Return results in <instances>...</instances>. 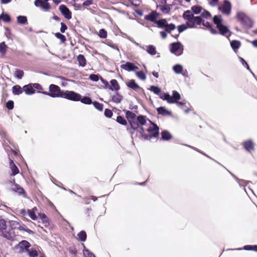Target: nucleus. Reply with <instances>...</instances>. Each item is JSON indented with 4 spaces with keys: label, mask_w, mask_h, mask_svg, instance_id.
Returning <instances> with one entry per match:
<instances>
[{
    "label": "nucleus",
    "mask_w": 257,
    "mask_h": 257,
    "mask_svg": "<svg viewBox=\"0 0 257 257\" xmlns=\"http://www.w3.org/2000/svg\"><path fill=\"white\" fill-rule=\"evenodd\" d=\"M6 107L9 110H12L14 107V102L13 100H9L6 103Z\"/></svg>",
    "instance_id": "54"
},
{
    "label": "nucleus",
    "mask_w": 257,
    "mask_h": 257,
    "mask_svg": "<svg viewBox=\"0 0 257 257\" xmlns=\"http://www.w3.org/2000/svg\"><path fill=\"white\" fill-rule=\"evenodd\" d=\"M17 22L19 24L23 25L27 24V18L26 16H19L17 17Z\"/></svg>",
    "instance_id": "35"
},
{
    "label": "nucleus",
    "mask_w": 257,
    "mask_h": 257,
    "mask_svg": "<svg viewBox=\"0 0 257 257\" xmlns=\"http://www.w3.org/2000/svg\"><path fill=\"white\" fill-rule=\"evenodd\" d=\"M240 61L243 65H244L248 70H249V67L247 62L242 58L240 57Z\"/></svg>",
    "instance_id": "60"
},
{
    "label": "nucleus",
    "mask_w": 257,
    "mask_h": 257,
    "mask_svg": "<svg viewBox=\"0 0 257 257\" xmlns=\"http://www.w3.org/2000/svg\"><path fill=\"white\" fill-rule=\"evenodd\" d=\"M122 99V96L118 93L116 92L114 95L112 96L111 100L116 103H119Z\"/></svg>",
    "instance_id": "30"
},
{
    "label": "nucleus",
    "mask_w": 257,
    "mask_h": 257,
    "mask_svg": "<svg viewBox=\"0 0 257 257\" xmlns=\"http://www.w3.org/2000/svg\"><path fill=\"white\" fill-rule=\"evenodd\" d=\"M137 76L142 80L146 79V75L143 71H140L137 72Z\"/></svg>",
    "instance_id": "57"
},
{
    "label": "nucleus",
    "mask_w": 257,
    "mask_h": 257,
    "mask_svg": "<svg viewBox=\"0 0 257 257\" xmlns=\"http://www.w3.org/2000/svg\"><path fill=\"white\" fill-rule=\"evenodd\" d=\"M230 45L231 48L234 50L238 49L241 45V43L239 41L237 40H232L230 42Z\"/></svg>",
    "instance_id": "32"
},
{
    "label": "nucleus",
    "mask_w": 257,
    "mask_h": 257,
    "mask_svg": "<svg viewBox=\"0 0 257 257\" xmlns=\"http://www.w3.org/2000/svg\"><path fill=\"white\" fill-rule=\"evenodd\" d=\"M213 21L216 25V27L222 24L221 16H215L213 18Z\"/></svg>",
    "instance_id": "37"
},
{
    "label": "nucleus",
    "mask_w": 257,
    "mask_h": 257,
    "mask_svg": "<svg viewBox=\"0 0 257 257\" xmlns=\"http://www.w3.org/2000/svg\"><path fill=\"white\" fill-rule=\"evenodd\" d=\"M14 184L12 186V189L13 191L17 192L20 195H23L24 197L26 196V192L24 190V188L20 186L19 184L15 182V179L13 180Z\"/></svg>",
    "instance_id": "15"
},
{
    "label": "nucleus",
    "mask_w": 257,
    "mask_h": 257,
    "mask_svg": "<svg viewBox=\"0 0 257 257\" xmlns=\"http://www.w3.org/2000/svg\"><path fill=\"white\" fill-rule=\"evenodd\" d=\"M110 85H109L108 89L112 91L115 90L116 91H117L120 89V86L116 80L112 79L110 80Z\"/></svg>",
    "instance_id": "22"
},
{
    "label": "nucleus",
    "mask_w": 257,
    "mask_h": 257,
    "mask_svg": "<svg viewBox=\"0 0 257 257\" xmlns=\"http://www.w3.org/2000/svg\"><path fill=\"white\" fill-rule=\"evenodd\" d=\"M112 114L113 112L111 110L108 108H106L104 110V115L106 117L108 118H110L112 116Z\"/></svg>",
    "instance_id": "55"
},
{
    "label": "nucleus",
    "mask_w": 257,
    "mask_h": 257,
    "mask_svg": "<svg viewBox=\"0 0 257 257\" xmlns=\"http://www.w3.org/2000/svg\"><path fill=\"white\" fill-rule=\"evenodd\" d=\"M243 249L246 250H253L257 251V245H244Z\"/></svg>",
    "instance_id": "45"
},
{
    "label": "nucleus",
    "mask_w": 257,
    "mask_h": 257,
    "mask_svg": "<svg viewBox=\"0 0 257 257\" xmlns=\"http://www.w3.org/2000/svg\"><path fill=\"white\" fill-rule=\"evenodd\" d=\"M24 74L23 71L21 70L17 69L15 71V75L18 79H22Z\"/></svg>",
    "instance_id": "52"
},
{
    "label": "nucleus",
    "mask_w": 257,
    "mask_h": 257,
    "mask_svg": "<svg viewBox=\"0 0 257 257\" xmlns=\"http://www.w3.org/2000/svg\"><path fill=\"white\" fill-rule=\"evenodd\" d=\"M80 100L82 103L86 104H90L92 103L91 98L88 96H84L83 98L81 97Z\"/></svg>",
    "instance_id": "40"
},
{
    "label": "nucleus",
    "mask_w": 257,
    "mask_h": 257,
    "mask_svg": "<svg viewBox=\"0 0 257 257\" xmlns=\"http://www.w3.org/2000/svg\"><path fill=\"white\" fill-rule=\"evenodd\" d=\"M238 21L244 27L250 28L252 27L253 23L251 20L243 13H238L237 15Z\"/></svg>",
    "instance_id": "8"
},
{
    "label": "nucleus",
    "mask_w": 257,
    "mask_h": 257,
    "mask_svg": "<svg viewBox=\"0 0 257 257\" xmlns=\"http://www.w3.org/2000/svg\"><path fill=\"white\" fill-rule=\"evenodd\" d=\"M201 24L206 27V28H207L212 34L216 35L218 34L217 31L212 28V25L209 22H207L205 23L204 21L202 20Z\"/></svg>",
    "instance_id": "25"
},
{
    "label": "nucleus",
    "mask_w": 257,
    "mask_h": 257,
    "mask_svg": "<svg viewBox=\"0 0 257 257\" xmlns=\"http://www.w3.org/2000/svg\"><path fill=\"white\" fill-rule=\"evenodd\" d=\"M64 90L61 89L60 87L55 84H50L49 87V91L43 92V94L48 95L51 97H62Z\"/></svg>",
    "instance_id": "4"
},
{
    "label": "nucleus",
    "mask_w": 257,
    "mask_h": 257,
    "mask_svg": "<svg viewBox=\"0 0 257 257\" xmlns=\"http://www.w3.org/2000/svg\"><path fill=\"white\" fill-rule=\"evenodd\" d=\"M39 216L43 223H49V219L45 213H39Z\"/></svg>",
    "instance_id": "44"
},
{
    "label": "nucleus",
    "mask_w": 257,
    "mask_h": 257,
    "mask_svg": "<svg viewBox=\"0 0 257 257\" xmlns=\"http://www.w3.org/2000/svg\"><path fill=\"white\" fill-rule=\"evenodd\" d=\"M147 51L148 53L152 55H155L157 53L156 48L153 45H149L147 47Z\"/></svg>",
    "instance_id": "36"
},
{
    "label": "nucleus",
    "mask_w": 257,
    "mask_h": 257,
    "mask_svg": "<svg viewBox=\"0 0 257 257\" xmlns=\"http://www.w3.org/2000/svg\"><path fill=\"white\" fill-rule=\"evenodd\" d=\"M67 29V27L65 24L62 22L61 23L60 32L62 33H65V31Z\"/></svg>",
    "instance_id": "59"
},
{
    "label": "nucleus",
    "mask_w": 257,
    "mask_h": 257,
    "mask_svg": "<svg viewBox=\"0 0 257 257\" xmlns=\"http://www.w3.org/2000/svg\"><path fill=\"white\" fill-rule=\"evenodd\" d=\"M223 14L229 15L231 13V6L230 2L227 0H224L223 5L219 8Z\"/></svg>",
    "instance_id": "13"
},
{
    "label": "nucleus",
    "mask_w": 257,
    "mask_h": 257,
    "mask_svg": "<svg viewBox=\"0 0 257 257\" xmlns=\"http://www.w3.org/2000/svg\"><path fill=\"white\" fill-rule=\"evenodd\" d=\"M125 116L128 121L131 128H137L138 127V122L141 125H144L147 122L146 117L143 115H139L136 118V114L130 110L125 111Z\"/></svg>",
    "instance_id": "2"
},
{
    "label": "nucleus",
    "mask_w": 257,
    "mask_h": 257,
    "mask_svg": "<svg viewBox=\"0 0 257 257\" xmlns=\"http://www.w3.org/2000/svg\"><path fill=\"white\" fill-rule=\"evenodd\" d=\"M23 91L27 95H32L35 92V89H34L33 83H30L25 85L23 87Z\"/></svg>",
    "instance_id": "19"
},
{
    "label": "nucleus",
    "mask_w": 257,
    "mask_h": 257,
    "mask_svg": "<svg viewBox=\"0 0 257 257\" xmlns=\"http://www.w3.org/2000/svg\"><path fill=\"white\" fill-rule=\"evenodd\" d=\"M18 245L20 248V252H23L25 251H27L31 246L30 243L25 240H23L20 242Z\"/></svg>",
    "instance_id": "18"
},
{
    "label": "nucleus",
    "mask_w": 257,
    "mask_h": 257,
    "mask_svg": "<svg viewBox=\"0 0 257 257\" xmlns=\"http://www.w3.org/2000/svg\"><path fill=\"white\" fill-rule=\"evenodd\" d=\"M160 97L163 100H166L169 103L177 102V101L181 98L179 93L175 90L173 91L172 96H171L168 93H164L161 94Z\"/></svg>",
    "instance_id": "7"
},
{
    "label": "nucleus",
    "mask_w": 257,
    "mask_h": 257,
    "mask_svg": "<svg viewBox=\"0 0 257 257\" xmlns=\"http://www.w3.org/2000/svg\"><path fill=\"white\" fill-rule=\"evenodd\" d=\"M116 120L118 123L122 125H126L127 124L126 120L123 117L120 115L117 116Z\"/></svg>",
    "instance_id": "42"
},
{
    "label": "nucleus",
    "mask_w": 257,
    "mask_h": 257,
    "mask_svg": "<svg viewBox=\"0 0 257 257\" xmlns=\"http://www.w3.org/2000/svg\"><path fill=\"white\" fill-rule=\"evenodd\" d=\"M191 10L194 14H199L201 12L202 8L200 6H193L191 7Z\"/></svg>",
    "instance_id": "38"
},
{
    "label": "nucleus",
    "mask_w": 257,
    "mask_h": 257,
    "mask_svg": "<svg viewBox=\"0 0 257 257\" xmlns=\"http://www.w3.org/2000/svg\"><path fill=\"white\" fill-rule=\"evenodd\" d=\"M98 35L100 38L105 39L107 38V33L105 30L102 29L99 31Z\"/></svg>",
    "instance_id": "43"
},
{
    "label": "nucleus",
    "mask_w": 257,
    "mask_h": 257,
    "mask_svg": "<svg viewBox=\"0 0 257 257\" xmlns=\"http://www.w3.org/2000/svg\"><path fill=\"white\" fill-rule=\"evenodd\" d=\"M20 213L24 216L26 215L28 213V210L27 211L25 209H22L20 210Z\"/></svg>",
    "instance_id": "64"
},
{
    "label": "nucleus",
    "mask_w": 257,
    "mask_h": 257,
    "mask_svg": "<svg viewBox=\"0 0 257 257\" xmlns=\"http://www.w3.org/2000/svg\"><path fill=\"white\" fill-rule=\"evenodd\" d=\"M127 86L134 90H137L139 89H141L139 85L136 82L135 80H131L127 83Z\"/></svg>",
    "instance_id": "24"
},
{
    "label": "nucleus",
    "mask_w": 257,
    "mask_h": 257,
    "mask_svg": "<svg viewBox=\"0 0 257 257\" xmlns=\"http://www.w3.org/2000/svg\"><path fill=\"white\" fill-rule=\"evenodd\" d=\"M34 89H36L37 90L38 93H41L43 94V92H45V91H43V88L39 83H33Z\"/></svg>",
    "instance_id": "41"
},
{
    "label": "nucleus",
    "mask_w": 257,
    "mask_h": 257,
    "mask_svg": "<svg viewBox=\"0 0 257 257\" xmlns=\"http://www.w3.org/2000/svg\"><path fill=\"white\" fill-rule=\"evenodd\" d=\"M0 19H2L5 22H10L11 21V17L7 14H2L0 16Z\"/></svg>",
    "instance_id": "51"
},
{
    "label": "nucleus",
    "mask_w": 257,
    "mask_h": 257,
    "mask_svg": "<svg viewBox=\"0 0 257 257\" xmlns=\"http://www.w3.org/2000/svg\"><path fill=\"white\" fill-rule=\"evenodd\" d=\"M37 210V208L36 207H34L32 209H28V214L30 217L34 220H35L37 219V217L35 213L36 211Z\"/></svg>",
    "instance_id": "29"
},
{
    "label": "nucleus",
    "mask_w": 257,
    "mask_h": 257,
    "mask_svg": "<svg viewBox=\"0 0 257 257\" xmlns=\"http://www.w3.org/2000/svg\"><path fill=\"white\" fill-rule=\"evenodd\" d=\"M100 80L101 81L102 83L105 85V87L107 88H108L109 86L108 82L106 80H104L101 77H100Z\"/></svg>",
    "instance_id": "62"
},
{
    "label": "nucleus",
    "mask_w": 257,
    "mask_h": 257,
    "mask_svg": "<svg viewBox=\"0 0 257 257\" xmlns=\"http://www.w3.org/2000/svg\"><path fill=\"white\" fill-rule=\"evenodd\" d=\"M162 12L165 14H168L170 11V8L168 6H159Z\"/></svg>",
    "instance_id": "50"
},
{
    "label": "nucleus",
    "mask_w": 257,
    "mask_h": 257,
    "mask_svg": "<svg viewBox=\"0 0 257 257\" xmlns=\"http://www.w3.org/2000/svg\"><path fill=\"white\" fill-rule=\"evenodd\" d=\"M150 90L156 94H159L161 91V89L159 87L155 86H152Z\"/></svg>",
    "instance_id": "53"
},
{
    "label": "nucleus",
    "mask_w": 257,
    "mask_h": 257,
    "mask_svg": "<svg viewBox=\"0 0 257 257\" xmlns=\"http://www.w3.org/2000/svg\"><path fill=\"white\" fill-rule=\"evenodd\" d=\"M160 34L163 39H165L167 36V34L166 31H161L160 32Z\"/></svg>",
    "instance_id": "63"
},
{
    "label": "nucleus",
    "mask_w": 257,
    "mask_h": 257,
    "mask_svg": "<svg viewBox=\"0 0 257 257\" xmlns=\"http://www.w3.org/2000/svg\"><path fill=\"white\" fill-rule=\"evenodd\" d=\"M10 160V167L11 168L12 173V176H15L16 175L19 173V169L14 163V161L11 159L9 158Z\"/></svg>",
    "instance_id": "21"
},
{
    "label": "nucleus",
    "mask_w": 257,
    "mask_h": 257,
    "mask_svg": "<svg viewBox=\"0 0 257 257\" xmlns=\"http://www.w3.org/2000/svg\"><path fill=\"white\" fill-rule=\"evenodd\" d=\"M183 18L186 20V24H182L178 27L179 34L176 35H172L175 38H177L179 34L185 31L187 28H195V25H200L201 24L202 19L200 17H194L192 13L187 10L185 11L183 14Z\"/></svg>",
    "instance_id": "1"
},
{
    "label": "nucleus",
    "mask_w": 257,
    "mask_h": 257,
    "mask_svg": "<svg viewBox=\"0 0 257 257\" xmlns=\"http://www.w3.org/2000/svg\"><path fill=\"white\" fill-rule=\"evenodd\" d=\"M16 235L15 231H11L10 226L9 228H8L6 221L2 217H0V236L8 240H12Z\"/></svg>",
    "instance_id": "3"
},
{
    "label": "nucleus",
    "mask_w": 257,
    "mask_h": 257,
    "mask_svg": "<svg viewBox=\"0 0 257 257\" xmlns=\"http://www.w3.org/2000/svg\"><path fill=\"white\" fill-rule=\"evenodd\" d=\"M8 47L4 42L0 43V53L3 55H5L7 52Z\"/></svg>",
    "instance_id": "39"
},
{
    "label": "nucleus",
    "mask_w": 257,
    "mask_h": 257,
    "mask_svg": "<svg viewBox=\"0 0 257 257\" xmlns=\"http://www.w3.org/2000/svg\"><path fill=\"white\" fill-rule=\"evenodd\" d=\"M142 126L143 125H141L139 123V122H138V127H137V128H131H131H130L131 133L132 134H134V133L136 131H137L141 134V137L143 138V136L147 135V134H144L145 130Z\"/></svg>",
    "instance_id": "23"
},
{
    "label": "nucleus",
    "mask_w": 257,
    "mask_h": 257,
    "mask_svg": "<svg viewBox=\"0 0 257 257\" xmlns=\"http://www.w3.org/2000/svg\"><path fill=\"white\" fill-rule=\"evenodd\" d=\"M150 122L151 123V125L147 130L149 134L143 136V138L147 140H150L152 138H157L159 134V127L155 123H153L151 121H150Z\"/></svg>",
    "instance_id": "6"
},
{
    "label": "nucleus",
    "mask_w": 257,
    "mask_h": 257,
    "mask_svg": "<svg viewBox=\"0 0 257 257\" xmlns=\"http://www.w3.org/2000/svg\"><path fill=\"white\" fill-rule=\"evenodd\" d=\"M55 36L57 38L60 39L62 43H64L66 41L65 36L60 33H55Z\"/></svg>",
    "instance_id": "46"
},
{
    "label": "nucleus",
    "mask_w": 257,
    "mask_h": 257,
    "mask_svg": "<svg viewBox=\"0 0 257 257\" xmlns=\"http://www.w3.org/2000/svg\"><path fill=\"white\" fill-rule=\"evenodd\" d=\"M158 27L160 28H165V31L170 33L171 31L175 29L176 26L174 24H168L167 21L165 19L158 20Z\"/></svg>",
    "instance_id": "10"
},
{
    "label": "nucleus",
    "mask_w": 257,
    "mask_h": 257,
    "mask_svg": "<svg viewBox=\"0 0 257 257\" xmlns=\"http://www.w3.org/2000/svg\"><path fill=\"white\" fill-rule=\"evenodd\" d=\"M159 17V14L156 11H152L149 14L146 15L144 17L147 21H150L158 25L157 18Z\"/></svg>",
    "instance_id": "14"
},
{
    "label": "nucleus",
    "mask_w": 257,
    "mask_h": 257,
    "mask_svg": "<svg viewBox=\"0 0 257 257\" xmlns=\"http://www.w3.org/2000/svg\"><path fill=\"white\" fill-rule=\"evenodd\" d=\"M79 65L81 67H84L86 64V60L83 55L79 54L77 57Z\"/></svg>",
    "instance_id": "26"
},
{
    "label": "nucleus",
    "mask_w": 257,
    "mask_h": 257,
    "mask_svg": "<svg viewBox=\"0 0 257 257\" xmlns=\"http://www.w3.org/2000/svg\"><path fill=\"white\" fill-rule=\"evenodd\" d=\"M216 28L219 30V34L221 35L226 37L231 36V33L230 32L227 27L223 25V24L218 26Z\"/></svg>",
    "instance_id": "17"
},
{
    "label": "nucleus",
    "mask_w": 257,
    "mask_h": 257,
    "mask_svg": "<svg viewBox=\"0 0 257 257\" xmlns=\"http://www.w3.org/2000/svg\"><path fill=\"white\" fill-rule=\"evenodd\" d=\"M78 239L81 241H85L86 239L87 234L85 231H81L78 234Z\"/></svg>",
    "instance_id": "33"
},
{
    "label": "nucleus",
    "mask_w": 257,
    "mask_h": 257,
    "mask_svg": "<svg viewBox=\"0 0 257 257\" xmlns=\"http://www.w3.org/2000/svg\"><path fill=\"white\" fill-rule=\"evenodd\" d=\"M158 113L162 115H169L171 112L163 107H160L157 108Z\"/></svg>",
    "instance_id": "31"
},
{
    "label": "nucleus",
    "mask_w": 257,
    "mask_h": 257,
    "mask_svg": "<svg viewBox=\"0 0 257 257\" xmlns=\"http://www.w3.org/2000/svg\"><path fill=\"white\" fill-rule=\"evenodd\" d=\"M71 101H78L81 99V95L73 91H64L62 97Z\"/></svg>",
    "instance_id": "9"
},
{
    "label": "nucleus",
    "mask_w": 257,
    "mask_h": 257,
    "mask_svg": "<svg viewBox=\"0 0 257 257\" xmlns=\"http://www.w3.org/2000/svg\"><path fill=\"white\" fill-rule=\"evenodd\" d=\"M27 252L28 253L30 257H37L38 255L37 250L33 248H29Z\"/></svg>",
    "instance_id": "34"
},
{
    "label": "nucleus",
    "mask_w": 257,
    "mask_h": 257,
    "mask_svg": "<svg viewBox=\"0 0 257 257\" xmlns=\"http://www.w3.org/2000/svg\"><path fill=\"white\" fill-rule=\"evenodd\" d=\"M162 139L164 141H169L172 138L171 134L167 131H163L161 133Z\"/></svg>",
    "instance_id": "28"
},
{
    "label": "nucleus",
    "mask_w": 257,
    "mask_h": 257,
    "mask_svg": "<svg viewBox=\"0 0 257 257\" xmlns=\"http://www.w3.org/2000/svg\"><path fill=\"white\" fill-rule=\"evenodd\" d=\"M120 67L121 68L128 71H135L138 69L137 66L131 62H126L125 64L121 65Z\"/></svg>",
    "instance_id": "20"
},
{
    "label": "nucleus",
    "mask_w": 257,
    "mask_h": 257,
    "mask_svg": "<svg viewBox=\"0 0 257 257\" xmlns=\"http://www.w3.org/2000/svg\"><path fill=\"white\" fill-rule=\"evenodd\" d=\"M100 77L98 74H91L89 75V79L94 82H97L100 79Z\"/></svg>",
    "instance_id": "49"
},
{
    "label": "nucleus",
    "mask_w": 257,
    "mask_h": 257,
    "mask_svg": "<svg viewBox=\"0 0 257 257\" xmlns=\"http://www.w3.org/2000/svg\"><path fill=\"white\" fill-rule=\"evenodd\" d=\"M93 4V0H86L82 4L84 7L89 6Z\"/></svg>",
    "instance_id": "61"
},
{
    "label": "nucleus",
    "mask_w": 257,
    "mask_h": 257,
    "mask_svg": "<svg viewBox=\"0 0 257 257\" xmlns=\"http://www.w3.org/2000/svg\"><path fill=\"white\" fill-rule=\"evenodd\" d=\"M242 145L243 148L247 152H251L254 149V143L251 140L244 141Z\"/></svg>",
    "instance_id": "16"
},
{
    "label": "nucleus",
    "mask_w": 257,
    "mask_h": 257,
    "mask_svg": "<svg viewBox=\"0 0 257 257\" xmlns=\"http://www.w3.org/2000/svg\"><path fill=\"white\" fill-rule=\"evenodd\" d=\"M201 16L203 18H208L211 17V14L208 11L204 10L203 12L201 13Z\"/></svg>",
    "instance_id": "58"
},
{
    "label": "nucleus",
    "mask_w": 257,
    "mask_h": 257,
    "mask_svg": "<svg viewBox=\"0 0 257 257\" xmlns=\"http://www.w3.org/2000/svg\"><path fill=\"white\" fill-rule=\"evenodd\" d=\"M9 224L11 228V231H15L14 230L18 229L20 231H24L29 234H33L34 232L28 228L21 221H17L15 220L9 221Z\"/></svg>",
    "instance_id": "5"
},
{
    "label": "nucleus",
    "mask_w": 257,
    "mask_h": 257,
    "mask_svg": "<svg viewBox=\"0 0 257 257\" xmlns=\"http://www.w3.org/2000/svg\"><path fill=\"white\" fill-rule=\"evenodd\" d=\"M69 252L72 255V257H75L77 254V250L75 248L70 247L69 248Z\"/></svg>",
    "instance_id": "56"
},
{
    "label": "nucleus",
    "mask_w": 257,
    "mask_h": 257,
    "mask_svg": "<svg viewBox=\"0 0 257 257\" xmlns=\"http://www.w3.org/2000/svg\"><path fill=\"white\" fill-rule=\"evenodd\" d=\"M174 71L177 74L181 73L183 70V67L181 65L177 64L173 67Z\"/></svg>",
    "instance_id": "48"
},
{
    "label": "nucleus",
    "mask_w": 257,
    "mask_h": 257,
    "mask_svg": "<svg viewBox=\"0 0 257 257\" xmlns=\"http://www.w3.org/2000/svg\"><path fill=\"white\" fill-rule=\"evenodd\" d=\"M12 92L14 95H20L23 93V89L20 85H16L12 87Z\"/></svg>",
    "instance_id": "27"
},
{
    "label": "nucleus",
    "mask_w": 257,
    "mask_h": 257,
    "mask_svg": "<svg viewBox=\"0 0 257 257\" xmlns=\"http://www.w3.org/2000/svg\"><path fill=\"white\" fill-rule=\"evenodd\" d=\"M59 9L62 15L67 20H70L72 18V13L69 9L64 5H61L59 6Z\"/></svg>",
    "instance_id": "12"
},
{
    "label": "nucleus",
    "mask_w": 257,
    "mask_h": 257,
    "mask_svg": "<svg viewBox=\"0 0 257 257\" xmlns=\"http://www.w3.org/2000/svg\"><path fill=\"white\" fill-rule=\"evenodd\" d=\"M92 103L96 109H97L99 111H102L103 108V105L102 104L100 103L97 101H94Z\"/></svg>",
    "instance_id": "47"
},
{
    "label": "nucleus",
    "mask_w": 257,
    "mask_h": 257,
    "mask_svg": "<svg viewBox=\"0 0 257 257\" xmlns=\"http://www.w3.org/2000/svg\"><path fill=\"white\" fill-rule=\"evenodd\" d=\"M171 52L177 56L183 53V47L180 42L173 43L171 44Z\"/></svg>",
    "instance_id": "11"
}]
</instances>
